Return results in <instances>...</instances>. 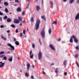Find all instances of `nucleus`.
Returning <instances> with one entry per match:
<instances>
[{
	"label": "nucleus",
	"instance_id": "f257e3e1",
	"mask_svg": "<svg viewBox=\"0 0 79 79\" xmlns=\"http://www.w3.org/2000/svg\"><path fill=\"white\" fill-rule=\"evenodd\" d=\"M40 24V20L38 18L36 21L35 26V27H36V30H38L39 28Z\"/></svg>",
	"mask_w": 79,
	"mask_h": 79
},
{
	"label": "nucleus",
	"instance_id": "f03ea898",
	"mask_svg": "<svg viewBox=\"0 0 79 79\" xmlns=\"http://www.w3.org/2000/svg\"><path fill=\"white\" fill-rule=\"evenodd\" d=\"M40 34L41 36L43 37V38H44L45 35V30L44 28L43 29L42 31L41 32Z\"/></svg>",
	"mask_w": 79,
	"mask_h": 79
},
{
	"label": "nucleus",
	"instance_id": "7ed1b4c3",
	"mask_svg": "<svg viewBox=\"0 0 79 79\" xmlns=\"http://www.w3.org/2000/svg\"><path fill=\"white\" fill-rule=\"evenodd\" d=\"M42 53L41 52H40L38 54V58L39 60H40L42 59Z\"/></svg>",
	"mask_w": 79,
	"mask_h": 79
},
{
	"label": "nucleus",
	"instance_id": "20e7f679",
	"mask_svg": "<svg viewBox=\"0 0 79 79\" xmlns=\"http://www.w3.org/2000/svg\"><path fill=\"white\" fill-rule=\"evenodd\" d=\"M72 37L73 39H74V41L76 43L78 42V40L76 38V36L74 35H73Z\"/></svg>",
	"mask_w": 79,
	"mask_h": 79
},
{
	"label": "nucleus",
	"instance_id": "39448f33",
	"mask_svg": "<svg viewBox=\"0 0 79 79\" xmlns=\"http://www.w3.org/2000/svg\"><path fill=\"white\" fill-rule=\"evenodd\" d=\"M7 46H9V47H10L12 49V50H15V47H14L13 46H12L11 44H7Z\"/></svg>",
	"mask_w": 79,
	"mask_h": 79
},
{
	"label": "nucleus",
	"instance_id": "423d86ee",
	"mask_svg": "<svg viewBox=\"0 0 79 79\" xmlns=\"http://www.w3.org/2000/svg\"><path fill=\"white\" fill-rule=\"evenodd\" d=\"M32 51H30V58L31 59H33V58H34V54H32Z\"/></svg>",
	"mask_w": 79,
	"mask_h": 79
},
{
	"label": "nucleus",
	"instance_id": "0eeeda50",
	"mask_svg": "<svg viewBox=\"0 0 79 79\" xmlns=\"http://www.w3.org/2000/svg\"><path fill=\"white\" fill-rule=\"evenodd\" d=\"M14 22L15 24H19V21L17 19H15Z\"/></svg>",
	"mask_w": 79,
	"mask_h": 79
},
{
	"label": "nucleus",
	"instance_id": "6e6552de",
	"mask_svg": "<svg viewBox=\"0 0 79 79\" xmlns=\"http://www.w3.org/2000/svg\"><path fill=\"white\" fill-rule=\"evenodd\" d=\"M49 47L52 50H55V48L53 47V45L50 44L49 45Z\"/></svg>",
	"mask_w": 79,
	"mask_h": 79
},
{
	"label": "nucleus",
	"instance_id": "1a4fd4ad",
	"mask_svg": "<svg viewBox=\"0 0 79 79\" xmlns=\"http://www.w3.org/2000/svg\"><path fill=\"white\" fill-rule=\"evenodd\" d=\"M0 64H0V68H3V66H4V64H5V63H2V62L1 61L0 62Z\"/></svg>",
	"mask_w": 79,
	"mask_h": 79
},
{
	"label": "nucleus",
	"instance_id": "9d476101",
	"mask_svg": "<svg viewBox=\"0 0 79 79\" xmlns=\"http://www.w3.org/2000/svg\"><path fill=\"white\" fill-rule=\"evenodd\" d=\"M79 19V13L77 14L75 18V20H77V19Z\"/></svg>",
	"mask_w": 79,
	"mask_h": 79
},
{
	"label": "nucleus",
	"instance_id": "9b49d317",
	"mask_svg": "<svg viewBox=\"0 0 79 79\" xmlns=\"http://www.w3.org/2000/svg\"><path fill=\"white\" fill-rule=\"evenodd\" d=\"M64 68H66V64H67V61L65 60L64 61Z\"/></svg>",
	"mask_w": 79,
	"mask_h": 79
},
{
	"label": "nucleus",
	"instance_id": "f8f14e48",
	"mask_svg": "<svg viewBox=\"0 0 79 79\" xmlns=\"http://www.w3.org/2000/svg\"><path fill=\"white\" fill-rule=\"evenodd\" d=\"M50 3L51 5V7L52 8H53V2H52V1H50Z\"/></svg>",
	"mask_w": 79,
	"mask_h": 79
},
{
	"label": "nucleus",
	"instance_id": "ddd939ff",
	"mask_svg": "<svg viewBox=\"0 0 79 79\" xmlns=\"http://www.w3.org/2000/svg\"><path fill=\"white\" fill-rule=\"evenodd\" d=\"M36 9L37 11H39L40 9V6H37Z\"/></svg>",
	"mask_w": 79,
	"mask_h": 79
},
{
	"label": "nucleus",
	"instance_id": "4468645a",
	"mask_svg": "<svg viewBox=\"0 0 79 79\" xmlns=\"http://www.w3.org/2000/svg\"><path fill=\"white\" fill-rule=\"evenodd\" d=\"M31 66V65H30V64L29 63L28 64H27V70H29V67H30V66Z\"/></svg>",
	"mask_w": 79,
	"mask_h": 79
},
{
	"label": "nucleus",
	"instance_id": "2eb2a0df",
	"mask_svg": "<svg viewBox=\"0 0 79 79\" xmlns=\"http://www.w3.org/2000/svg\"><path fill=\"white\" fill-rule=\"evenodd\" d=\"M48 32L49 34L50 35L52 33V29L51 28H49Z\"/></svg>",
	"mask_w": 79,
	"mask_h": 79
},
{
	"label": "nucleus",
	"instance_id": "dca6fc26",
	"mask_svg": "<svg viewBox=\"0 0 79 79\" xmlns=\"http://www.w3.org/2000/svg\"><path fill=\"white\" fill-rule=\"evenodd\" d=\"M22 18L21 17H20V23H25V20H23V21H22Z\"/></svg>",
	"mask_w": 79,
	"mask_h": 79
},
{
	"label": "nucleus",
	"instance_id": "f3484780",
	"mask_svg": "<svg viewBox=\"0 0 79 79\" xmlns=\"http://www.w3.org/2000/svg\"><path fill=\"white\" fill-rule=\"evenodd\" d=\"M74 1V0H70L69 1V3L70 4H73V3Z\"/></svg>",
	"mask_w": 79,
	"mask_h": 79
},
{
	"label": "nucleus",
	"instance_id": "a211bd4d",
	"mask_svg": "<svg viewBox=\"0 0 79 79\" xmlns=\"http://www.w3.org/2000/svg\"><path fill=\"white\" fill-rule=\"evenodd\" d=\"M70 42L71 43H73V38H72V36L70 37V39L69 40Z\"/></svg>",
	"mask_w": 79,
	"mask_h": 79
},
{
	"label": "nucleus",
	"instance_id": "6ab92c4d",
	"mask_svg": "<svg viewBox=\"0 0 79 79\" xmlns=\"http://www.w3.org/2000/svg\"><path fill=\"white\" fill-rule=\"evenodd\" d=\"M8 60L9 61L11 62V61H13V58L12 57H10V58L8 59Z\"/></svg>",
	"mask_w": 79,
	"mask_h": 79
},
{
	"label": "nucleus",
	"instance_id": "aec40b11",
	"mask_svg": "<svg viewBox=\"0 0 79 79\" xmlns=\"http://www.w3.org/2000/svg\"><path fill=\"white\" fill-rule=\"evenodd\" d=\"M25 75L26 77H29V73H26L25 74Z\"/></svg>",
	"mask_w": 79,
	"mask_h": 79
},
{
	"label": "nucleus",
	"instance_id": "412c9836",
	"mask_svg": "<svg viewBox=\"0 0 79 79\" xmlns=\"http://www.w3.org/2000/svg\"><path fill=\"white\" fill-rule=\"evenodd\" d=\"M4 4L5 6H8V2H4Z\"/></svg>",
	"mask_w": 79,
	"mask_h": 79
},
{
	"label": "nucleus",
	"instance_id": "4be33fe9",
	"mask_svg": "<svg viewBox=\"0 0 79 79\" xmlns=\"http://www.w3.org/2000/svg\"><path fill=\"white\" fill-rule=\"evenodd\" d=\"M15 44H16V45H19V43L18 41H16V42H15Z\"/></svg>",
	"mask_w": 79,
	"mask_h": 79
},
{
	"label": "nucleus",
	"instance_id": "5701e85b",
	"mask_svg": "<svg viewBox=\"0 0 79 79\" xmlns=\"http://www.w3.org/2000/svg\"><path fill=\"white\" fill-rule=\"evenodd\" d=\"M16 11L17 12H20V8L19 7L17 9Z\"/></svg>",
	"mask_w": 79,
	"mask_h": 79
},
{
	"label": "nucleus",
	"instance_id": "b1692460",
	"mask_svg": "<svg viewBox=\"0 0 79 79\" xmlns=\"http://www.w3.org/2000/svg\"><path fill=\"white\" fill-rule=\"evenodd\" d=\"M7 23H10V22L11 21V20L8 18V19H7Z\"/></svg>",
	"mask_w": 79,
	"mask_h": 79
},
{
	"label": "nucleus",
	"instance_id": "393cba45",
	"mask_svg": "<svg viewBox=\"0 0 79 79\" xmlns=\"http://www.w3.org/2000/svg\"><path fill=\"white\" fill-rule=\"evenodd\" d=\"M41 18L42 19H43L44 20H45V21H46V19H45V16H41Z\"/></svg>",
	"mask_w": 79,
	"mask_h": 79
},
{
	"label": "nucleus",
	"instance_id": "a878e982",
	"mask_svg": "<svg viewBox=\"0 0 79 79\" xmlns=\"http://www.w3.org/2000/svg\"><path fill=\"white\" fill-rule=\"evenodd\" d=\"M5 12L6 13H8V9H7V8H5Z\"/></svg>",
	"mask_w": 79,
	"mask_h": 79
},
{
	"label": "nucleus",
	"instance_id": "bb28decb",
	"mask_svg": "<svg viewBox=\"0 0 79 79\" xmlns=\"http://www.w3.org/2000/svg\"><path fill=\"white\" fill-rule=\"evenodd\" d=\"M59 72V71H58V68H56V70L55 71V73H58Z\"/></svg>",
	"mask_w": 79,
	"mask_h": 79
},
{
	"label": "nucleus",
	"instance_id": "cd10ccee",
	"mask_svg": "<svg viewBox=\"0 0 79 79\" xmlns=\"http://www.w3.org/2000/svg\"><path fill=\"white\" fill-rule=\"evenodd\" d=\"M2 38V39H4V40L5 41L6 40V38H4L3 36H1Z\"/></svg>",
	"mask_w": 79,
	"mask_h": 79
},
{
	"label": "nucleus",
	"instance_id": "c85d7f7f",
	"mask_svg": "<svg viewBox=\"0 0 79 79\" xmlns=\"http://www.w3.org/2000/svg\"><path fill=\"white\" fill-rule=\"evenodd\" d=\"M22 15L23 16H24L25 15V11H23L22 13Z\"/></svg>",
	"mask_w": 79,
	"mask_h": 79
},
{
	"label": "nucleus",
	"instance_id": "c756f323",
	"mask_svg": "<svg viewBox=\"0 0 79 79\" xmlns=\"http://www.w3.org/2000/svg\"><path fill=\"white\" fill-rule=\"evenodd\" d=\"M10 26L11 27H12L13 28H15V26L13 24V25H11Z\"/></svg>",
	"mask_w": 79,
	"mask_h": 79
},
{
	"label": "nucleus",
	"instance_id": "7c9ffc66",
	"mask_svg": "<svg viewBox=\"0 0 79 79\" xmlns=\"http://www.w3.org/2000/svg\"><path fill=\"white\" fill-rule=\"evenodd\" d=\"M31 22H34V18L33 17H32L31 19Z\"/></svg>",
	"mask_w": 79,
	"mask_h": 79
},
{
	"label": "nucleus",
	"instance_id": "2f4dec72",
	"mask_svg": "<svg viewBox=\"0 0 79 79\" xmlns=\"http://www.w3.org/2000/svg\"><path fill=\"white\" fill-rule=\"evenodd\" d=\"M57 22L56 21H54L52 23L53 24H55L56 25V24Z\"/></svg>",
	"mask_w": 79,
	"mask_h": 79
},
{
	"label": "nucleus",
	"instance_id": "473e14b6",
	"mask_svg": "<svg viewBox=\"0 0 79 79\" xmlns=\"http://www.w3.org/2000/svg\"><path fill=\"white\" fill-rule=\"evenodd\" d=\"M8 17H7V16L6 15H5L4 17H3V19H7Z\"/></svg>",
	"mask_w": 79,
	"mask_h": 79
},
{
	"label": "nucleus",
	"instance_id": "72a5a7b5",
	"mask_svg": "<svg viewBox=\"0 0 79 79\" xmlns=\"http://www.w3.org/2000/svg\"><path fill=\"white\" fill-rule=\"evenodd\" d=\"M23 33L24 35L26 34V30H24L23 31Z\"/></svg>",
	"mask_w": 79,
	"mask_h": 79
},
{
	"label": "nucleus",
	"instance_id": "f704fd0d",
	"mask_svg": "<svg viewBox=\"0 0 79 79\" xmlns=\"http://www.w3.org/2000/svg\"><path fill=\"white\" fill-rule=\"evenodd\" d=\"M4 53H5V52L3 51H1L0 52V55L2 54H4Z\"/></svg>",
	"mask_w": 79,
	"mask_h": 79
},
{
	"label": "nucleus",
	"instance_id": "c9c22d12",
	"mask_svg": "<svg viewBox=\"0 0 79 79\" xmlns=\"http://www.w3.org/2000/svg\"><path fill=\"white\" fill-rule=\"evenodd\" d=\"M32 48H35V44H32Z\"/></svg>",
	"mask_w": 79,
	"mask_h": 79
},
{
	"label": "nucleus",
	"instance_id": "e433bc0d",
	"mask_svg": "<svg viewBox=\"0 0 79 79\" xmlns=\"http://www.w3.org/2000/svg\"><path fill=\"white\" fill-rule=\"evenodd\" d=\"M0 15L1 16H2L3 15V13L1 12V11H0Z\"/></svg>",
	"mask_w": 79,
	"mask_h": 79
},
{
	"label": "nucleus",
	"instance_id": "4c0bfd02",
	"mask_svg": "<svg viewBox=\"0 0 79 79\" xmlns=\"http://www.w3.org/2000/svg\"><path fill=\"white\" fill-rule=\"evenodd\" d=\"M78 56V54H75V58H77Z\"/></svg>",
	"mask_w": 79,
	"mask_h": 79
},
{
	"label": "nucleus",
	"instance_id": "58836bf2",
	"mask_svg": "<svg viewBox=\"0 0 79 79\" xmlns=\"http://www.w3.org/2000/svg\"><path fill=\"white\" fill-rule=\"evenodd\" d=\"M76 49L77 50H79V46H77L76 47Z\"/></svg>",
	"mask_w": 79,
	"mask_h": 79
},
{
	"label": "nucleus",
	"instance_id": "ea45409f",
	"mask_svg": "<svg viewBox=\"0 0 79 79\" xmlns=\"http://www.w3.org/2000/svg\"><path fill=\"white\" fill-rule=\"evenodd\" d=\"M23 33H21L20 34V37H23Z\"/></svg>",
	"mask_w": 79,
	"mask_h": 79
},
{
	"label": "nucleus",
	"instance_id": "a19ab883",
	"mask_svg": "<svg viewBox=\"0 0 79 79\" xmlns=\"http://www.w3.org/2000/svg\"><path fill=\"white\" fill-rule=\"evenodd\" d=\"M61 38H59V39H58V40H57V41H58V42H60V41H61Z\"/></svg>",
	"mask_w": 79,
	"mask_h": 79
},
{
	"label": "nucleus",
	"instance_id": "79ce46f5",
	"mask_svg": "<svg viewBox=\"0 0 79 79\" xmlns=\"http://www.w3.org/2000/svg\"><path fill=\"white\" fill-rule=\"evenodd\" d=\"M3 59H4L5 60H6V56H4L3 57Z\"/></svg>",
	"mask_w": 79,
	"mask_h": 79
},
{
	"label": "nucleus",
	"instance_id": "37998d69",
	"mask_svg": "<svg viewBox=\"0 0 79 79\" xmlns=\"http://www.w3.org/2000/svg\"><path fill=\"white\" fill-rule=\"evenodd\" d=\"M64 76H66V75H67V72H65L64 73Z\"/></svg>",
	"mask_w": 79,
	"mask_h": 79
},
{
	"label": "nucleus",
	"instance_id": "c03bdc74",
	"mask_svg": "<svg viewBox=\"0 0 79 79\" xmlns=\"http://www.w3.org/2000/svg\"><path fill=\"white\" fill-rule=\"evenodd\" d=\"M14 42H16V39L15 38H14Z\"/></svg>",
	"mask_w": 79,
	"mask_h": 79
},
{
	"label": "nucleus",
	"instance_id": "a18cd8bd",
	"mask_svg": "<svg viewBox=\"0 0 79 79\" xmlns=\"http://www.w3.org/2000/svg\"><path fill=\"white\" fill-rule=\"evenodd\" d=\"M0 27H1V28H3V27H4V26H3V25H1L0 26Z\"/></svg>",
	"mask_w": 79,
	"mask_h": 79
},
{
	"label": "nucleus",
	"instance_id": "49530a36",
	"mask_svg": "<svg viewBox=\"0 0 79 79\" xmlns=\"http://www.w3.org/2000/svg\"><path fill=\"white\" fill-rule=\"evenodd\" d=\"M16 33H18V29H16L15 30Z\"/></svg>",
	"mask_w": 79,
	"mask_h": 79
},
{
	"label": "nucleus",
	"instance_id": "de8ad7c7",
	"mask_svg": "<svg viewBox=\"0 0 79 79\" xmlns=\"http://www.w3.org/2000/svg\"><path fill=\"white\" fill-rule=\"evenodd\" d=\"M0 21L2 22V17H1L0 18Z\"/></svg>",
	"mask_w": 79,
	"mask_h": 79
},
{
	"label": "nucleus",
	"instance_id": "09e8293b",
	"mask_svg": "<svg viewBox=\"0 0 79 79\" xmlns=\"http://www.w3.org/2000/svg\"><path fill=\"white\" fill-rule=\"evenodd\" d=\"M15 2H17L18 3H19V1L18 0H15Z\"/></svg>",
	"mask_w": 79,
	"mask_h": 79
},
{
	"label": "nucleus",
	"instance_id": "8fccbe9b",
	"mask_svg": "<svg viewBox=\"0 0 79 79\" xmlns=\"http://www.w3.org/2000/svg\"><path fill=\"white\" fill-rule=\"evenodd\" d=\"M31 79H33L34 78V76H31Z\"/></svg>",
	"mask_w": 79,
	"mask_h": 79
},
{
	"label": "nucleus",
	"instance_id": "3c124183",
	"mask_svg": "<svg viewBox=\"0 0 79 79\" xmlns=\"http://www.w3.org/2000/svg\"><path fill=\"white\" fill-rule=\"evenodd\" d=\"M64 2H67V1L68 0H63Z\"/></svg>",
	"mask_w": 79,
	"mask_h": 79
},
{
	"label": "nucleus",
	"instance_id": "603ef678",
	"mask_svg": "<svg viewBox=\"0 0 79 79\" xmlns=\"http://www.w3.org/2000/svg\"><path fill=\"white\" fill-rule=\"evenodd\" d=\"M39 42H40V45H42V43L41 42V41H40V40H39Z\"/></svg>",
	"mask_w": 79,
	"mask_h": 79
},
{
	"label": "nucleus",
	"instance_id": "864d4df0",
	"mask_svg": "<svg viewBox=\"0 0 79 79\" xmlns=\"http://www.w3.org/2000/svg\"><path fill=\"white\" fill-rule=\"evenodd\" d=\"M7 32L8 33H10V30H7Z\"/></svg>",
	"mask_w": 79,
	"mask_h": 79
},
{
	"label": "nucleus",
	"instance_id": "5fc2aeb1",
	"mask_svg": "<svg viewBox=\"0 0 79 79\" xmlns=\"http://www.w3.org/2000/svg\"><path fill=\"white\" fill-rule=\"evenodd\" d=\"M4 55H2L1 56H0V57H3V56H4Z\"/></svg>",
	"mask_w": 79,
	"mask_h": 79
},
{
	"label": "nucleus",
	"instance_id": "6e6d98bb",
	"mask_svg": "<svg viewBox=\"0 0 79 79\" xmlns=\"http://www.w3.org/2000/svg\"><path fill=\"white\" fill-rule=\"evenodd\" d=\"M54 64H55L52 63L51 64V66H52V65H54Z\"/></svg>",
	"mask_w": 79,
	"mask_h": 79
},
{
	"label": "nucleus",
	"instance_id": "4d7b16f0",
	"mask_svg": "<svg viewBox=\"0 0 79 79\" xmlns=\"http://www.w3.org/2000/svg\"><path fill=\"white\" fill-rule=\"evenodd\" d=\"M26 9H28L29 8V6H27V7L26 8Z\"/></svg>",
	"mask_w": 79,
	"mask_h": 79
},
{
	"label": "nucleus",
	"instance_id": "13d9d810",
	"mask_svg": "<svg viewBox=\"0 0 79 79\" xmlns=\"http://www.w3.org/2000/svg\"><path fill=\"white\" fill-rule=\"evenodd\" d=\"M42 3L44 4V0H42Z\"/></svg>",
	"mask_w": 79,
	"mask_h": 79
},
{
	"label": "nucleus",
	"instance_id": "bf43d9fd",
	"mask_svg": "<svg viewBox=\"0 0 79 79\" xmlns=\"http://www.w3.org/2000/svg\"><path fill=\"white\" fill-rule=\"evenodd\" d=\"M43 74H46L45 73V72H44V71L43 72Z\"/></svg>",
	"mask_w": 79,
	"mask_h": 79
},
{
	"label": "nucleus",
	"instance_id": "052dcab7",
	"mask_svg": "<svg viewBox=\"0 0 79 79\" xmlns=\"http://www.w3.org/2000/svg\"><path fill=\"white\" fill-rule=\"evenodd\" d=\"M77 3H79V0H77Z\"/></svg>",
	"mask_w": 79,
	"mask_h": 79
},
{
	"label": "nucleus",
	"instance_id": "680f3d73",
	"mask_svg": "<svg viewBox=\"0 0 79 79\" xmlns=\"http://www.w3.org/2000/svg\"><path fill=\"white\" fill-rule=\"evenodd\" d=\"M35 2H36V3H37V1H38V0H35Z\"/></svg>",
	"mask_w": 79,
	"mask_h": 79
},
{
	"label": "nucleus",
	"instance_id": "e2e57ef3",
	"mask_svg": "<svg viewBox=\"0 0 79 79\" xmlns=\"http://www.w3.org/2000/svg\"><path fill=\"white\" fill-rule=\"evenodd\" d=\"M77 65L78 67H79V64H77Z\"/></svg>",
	"mask_w": 79,
	"mask_h": 79
},
{
	"label": "nucleus",
	"instance_id": "0e129e2a",
	"mask_svg": "<svg viewBox=\"0 0 79 79\" xmlns=\"http://www.w3.org/2000/svg\"><path fill=\"white\" fill-rule=\"evenodd\" d=\"M30 3L29 2L28 4L27 5V6H29V4H30Z\"/></svg>",
	"mask_w": 79,
	"mask_h": 79
},
{
	"label": "nucleus",
	"instance_id": "69168bd1",
	"mask_svg": "<svg viewBox=\"0 0 79 79\" xmlns=\"http://www.w3.org/2000/svg\"><path fill=\"white\" fill-rule=\"evenodd\" d=\"M19 20H20V17H18Z\"/></svg>",
	"mask_w": 79,
	"mask_h": 79
},
{
	"label": "nucleus",
	"instance_id": "338daca9",
	"mask_svg": "<svg viewBox=\"0 0 79 79\" xmlns=\"http://www.w3.org/2000/svg\"><path fill=\"white\" fill-rule=\"evenodd\" d=\"M21 23L20 24V26H22V23H22V22H21Z\"/></svg>",
	"mask_w": 79,
	"mask_h": 79
},
{
	"label": "nucleus",
	"instance_id": "774afa93",
	"mask_svg": "<svg viewBox=\"0 0 79 79\" xmlns=\"http://www.w3.org/2000/svg\"><path fill=\"white\" fill-rule=\"evenodd\" d=\"M7 53H10V51H8Z\"/></svg>",
	"mask_w": 79,
	"mask_h": 79
}]
</instances>
